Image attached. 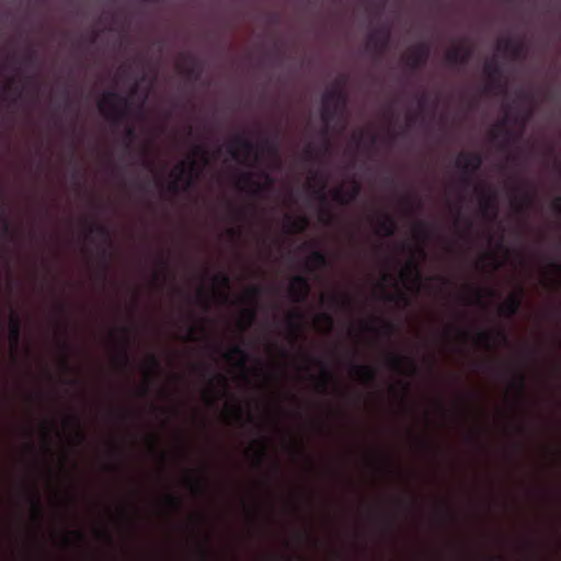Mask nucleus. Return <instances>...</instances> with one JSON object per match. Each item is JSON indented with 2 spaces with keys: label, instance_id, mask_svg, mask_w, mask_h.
<instances>
[{
  "label": "nucleus",
  "instance_id": "obj_1",
  "mask_svg": "<svg viewBox=\"0 0 561 561\" xmlns=\"http://www.w3.org/2000/svg\"><path fill=\"white\" fill-rule=\"evenodd\" d=\"M129 105L128 98L116 91H106L98 103L100 113L115 125L127 116Z\"/></svg>",
  "mask_w": 561,
  "mask_h": 561
},
{
  "label": "nucleus",
  "instance_id": "obj_2",
  "mask_svg": "<svg viewBox=\"0 0 561 561\" xmlns=\"http://www.w3.org/2000/svg\"><path fill=\"white\" fill-rule=\"evenodd\" d=\"M173 174L175 175V180L168 185V190L171 193L176 194L181 191L180 182L184 183L182 187L183 191L191 188L199 175L196 159L193 157L187 161L180 162L175 167Z\"/></svg>",
  "mask_w": 561,
  "mask_h": 561
},
{
  "label": "nucleus",
  "instance_id": "obj_3",
  "mask_svg": "<svg viewBox=\"0 0 561 561\" xmlns=\"http://www.w3.org/2000/svg\"><path fill=\"white\" fill-rule=\"evenodd\" d=\"M482 156L479 152H460L456 160V167L460 170V183L463 187H470L473 176L482 164Z\"/></svg>",
  "mask_w": 561,
  "mask_h": 561
},
{
  "label": "nucleus",
  "instance_id": "obj_4",
  "mask_svg": "<svg viewBox=\"0 0 561 561\" xmlns=\"http://www.w3.org/2000/svg\"><path fill=\"white\" fill-rule=\"evenodd\" d=\"M239 150L243 152L245 159L254 156L259 157V146L249 140L243 134H238L227 145V151L234 160H240Z\"/></svg>",
  "mask_w": 561,
  "mask_h": 561
},
{
  "label": "nucleus",
  "instance_id": "obj_5",
  "mask_svg": "<svg viewBox=\"0 0 561 561\" xmlns=\"http://www.w3.org/2000/svg\"><path fill=\"white\" fill-rule=\"evenodd\" d=\"M390 38V26L380 25L368 35L367 49L380 56L389 48Z\"/></svg>",
  "mask_w": 561,
  "mask_h": 561
},
{
  "label": "nucleus",
  "instance_id": "obj_6",
  "mask_svg": "<svg viewBox=\"0 0 561 561\" xmlns=\"http://www.w3.org/2000/svg\"><path fill=\"white\" fill-rule=\"evenodd\" d=\"M311 286L308 277L296 275L289 285V296L294 302L302 304L310 295Z\"/></svg>",
  "mask_w": 561,
  "mask_h": 561
},
{
  "label": "nucleus",
  "instance_id": "obj_7",
  "mask_svg": "<svg viewBox=\"0 0 561 561\" xmlns=\"http://www.w3.org/2000/svg\"><path fill=\"white\" fill-rule=\"evenodd\" d=\"M431 55V47L426 42L415 44L407 58V64L411 70H417L425 66Z\"/></svg>",
  "mask_w": 561,
  "mask_h": 561
},
{
  "label": "nucleus",
  "instance_id": "obj_8",
  "mask_svg": "<svg viewBox=\"0 0 561 561\" xmlns=\"http://www.w3.org/2000/svg\"><path fill=\"white\" fill-rule=\"evenodd\" d=\"M182 62L176 65L179 71L188 80L198 81L203 72V66L199 59L188 54H181Z\"/></svg>",
  "mask_w": 561,
  "mask_h": 561
},
{
  "label": "nucleus",
  "instance_id": "obj_9",
  "mask_svg": "<svg viewBox=\"0 0 561 561\" xmlns=\"http://www.w3.org/2000/svg\"><path fill=\"white\" fill-rule=\"evenodd\" d=\"M260 176L264 179L265 184H262L254 180V174L252 172H244L240 179L239 183L243 185H248L251 187V194L255 197L260 196L265 188H268L273 185L274 180L273 178L265 171H262L260 173Z\"/></svg>",
  "mask_w": 561,
  "mask_h": 561
},
{
  "label": "nucleus",
  "instance_id": "obj_10",
  "mask_svg": "<svg viewBox=\"0 0 561 561\" xmlns=\"http://www.w3.org/2000/svg\"><path fill=\"white\" fill-rule=\"evenodd\" d=\"M476 193L480 198V209L483 215H492V218H495L499 211L496 195L492 192H489L484 188L474 187Z\"/></svg>",
  "mask_w": 561,
  "mask_h": 561
},
{
  "label": "nucleus",
  "instance_id": "obj_11",
  "mask_svg": "<svg viewBox=\"0 0 561 561\" xmlns=\"http://www.w3.org/2000/svg\"><path fill=\"white\" fill-rule=\"evenodd\" d=\"M514 193L511 204L517 213H525L533 206L536 197L534 192L522 191L519 187H515Z\"/></svg>",
  "mask_w": 561,
  "mask_h": 561
},
{
  "label": "nucleus",
  "instance_id": "obj_12",
  "mask_svg": "<svg viewBox=\"0 0 561 561\" xmlns=\"http://www.w3.org/2000/svg\"><path fill=\"white\" fill-rule=\"evenodd\" d=\"M522 295L523 288L519 293L510 295L499 308L501 316L507 319L515 317L522 308Z\"/></svg>",
  "mask_w": 561,
  "mask_h": 561
},
{
  "label": "nucleus",
  "instance_id": "obj_13",
  "mask_svg": "<svg viewBox=\"0 0 561 561\" xmlns=\"http://www.w3.org/2000/svg\"><path fill=\"white\" fill-rule=\"evenodd\" d=\"M472 56V49L468 46L458 45L453 47L446 54V60L450 65L465 66Z\"/></svg>",
  "mask_w": 561,
  "mask_h": 561
},
{
  "label": "nucleus",
  "instance_id": "obj_14",
  "mask_svg": "<svg viewBox=\"0 0 561 561\" xmlns=\"http://www.w3.org/2000/svg\"><path fill=\"white\" fill-rule=\"evenodd\" d=\"M352 374L366 386H374L377 379V370L369 365L351 364Z\"/></svg>",
  "mask_w": 561,
  "mask_h": 561
},
{
  "label": "nucleus",
  "instance_id": "obj_15",
  "mask_svg": "<svg viewBox=\"0 0 561 561\" xmlns=\"http://www.w3.org/2000/svg\"><path fill=\"white\" fill-rule=\"evenodd\" d=\"M360 185L357 182H353L348 190H343L342 187L336 188L332 196L333 199L342 206H347L354 199H356L360 193Z\"/></svg>",
  "mask_w": 561,
  "mask_h": 561
},
{
  "label": "nucleus",
  "instance_id": "obj_16",
  "mask_svg": "<svg viewBox=\"0 0 561 561\" xmlns=\"http://www.w3.org/2000/svg\"><path fill=\"white\" fill-rule=\"evenodd\" d=\"M507 118L505 117L502 122H500L492 130L491 138L496 140L499 138V134L502 133L504 135V140L502 142V147H507L519 140L520 134H516L512 129L506 128Z\"/></svg>",
  "mask_w": 561,
  "mask_h": 561
},
{
  "label": "nucleus",
  "instance_id": "obj_17",
  "mask_svg": "<svg viewBox=\"0 0 561 561\" xmlns=\"http://www.w3.org/2000/svg\"><path fill=\"white\" fill-rule=\"evenodd\" d=\"M404 364L410 366V374L414 375L417 373V366L413 358L405 357L399 354L391 353L387 358V365L390 369L401 373Z\"/></svg>",
  "mask_w": 561,
  "mask_h": 561
},
{
  "label": "nucleus",
  "instance_id": "obj_18",
  "mask_svg": "<svg viewBox=\"0 0 561 561\" xmlns=\"http://www.w3.org/2000/svg\"><path fill=\"white\" fill-rule=\"evenodd\" d=\"M483 71L490 80L486 89H491L499 85V81L502 78V68L496 59L488 60L484 64Z\"/></svg>",
  "mask_w": 561,
  "mask_h": 561
},
{
  "label": "nucleus",
  "instance_id": "obj_19",
  "mask_svg": "<svg viewBox=\"0 0 561 561\" xmlns=\"http://www.w3.org/2000/svg\"><path fill=\"white\" fill-rule=\"evenodd\" d=\"M500 48L508 53L514 59H519L525 55V44L523 41H515L511 37L503 39Z\"/></svg>",
  "mask_w": 561,
  "mask_h": 561
},
{
  "label": "nucleus",
  "instance_id": "obj_20",
  "mask_svg": "<svg viewBox=\"0 0 561 561\" xmlns=\"http://www.w3.org/2000/svg\"><path fill=\"white\" fill-rule=\"evenodd\" d=\"M477 340L485 347L490 348L495 344V340H499L502 343H507V334L504 330H497L494 333L488 331H479L477 333Z\"/></svg>",
  "mask_w": 561,
  "mask_h": 561
},
{
  "label": "nucleus",
  "instance_id": "obj_21",
  "mask_svg": "<svg viewBox=\"0 0 561 561\" xmlns=\"http://www.w3.org/2000/svg\"><path fill=\"white\" fill-rule=\"evenodd\" d=\"M21 319L16 314V312L12 311L10 314V322H9V340L11 343V346L16 350L21 340Z\"/></svg>",
  "mask_w": 561,
  "mask_h": 561
},
{
  "label": "nucleus",
  "instance_id": "obj_22",
  "mask_svg": "<svg viewBox=\"0 0 561 561\" xmlns=\"http://www.w3.org/2000/svg\"><path fill=\"white\" fill-rule=\"evenodd\" d=\"M343 115L344 113H342L337 107H334L330 104H322L321 119L325 124V127L322 129L324 137H327L329 133L328 125L334 121L340 119Z\"/></svg>",
  "mask_w": 561,
  "mask_h": 561
},
{
  "label": "nucleus",
  "instance_id": "obj_23",
  "mask_svg": "<svg viewBox=\"0 0 561 561\" xmlns=\"http://www.w3.org/2000/svg\"><path fill=\"white\" fill-rule=\"evenodd\" d=\"M307 265L310 270H322L328 268L331 263L324 252L314 250L311 252Z\"/></svg>",
  "mask_w": 561,
  "mask_h": 561
},
{
  "label": "nucleus",
  "instance_id": "obj_24",
  "mask_svg": "<svg viewBox=\"0 0 561 561\" xmlns=\"http://www.w3.org/2000/svg\"><path fill=\"white\" fill-rule=\"evenodd\" d=\"M397 228V220L389 214H383L381 219L378 220V232H382L385 237H392Z\"/></svg>",
  "mask_w": 561,
  "mask_h": 561
},
{
  "label": "nucleus",
  "instance_id": "obj_25",
  "mask_svg": "<svg viewBox=\"0 0 561 561\" xmlns=\"http://www.w3.org/2000/svg\"><path fill=\"white\" fill-rule=\"evenodd\" d=\"M302 318L304 314L301 312H295L286 318V325L295 339L300 334Z\"/></svg>",
  "mask_w": 561,
  "mask_h": 561
},
{
  "label": "nucleus",
  "instance_id": "obj_26",
  "mask_svg": "<svg viewBox=\"0 0 561 561\" xmlns=\"http://www.w3.org/2000/svg\"><path fill=\"white\" fill-rule=\"evenodd\" d=\"M285 218L289 227V232H302L309 225V220L305 216L293 218L291 216L287 215Z\"/></svg>",
  "mask_w": 561,
  "mask_h": 561
},
{
  "label": "nucleus",
  "instance_id": "obj_27",
  "mask_svg": "<svg viewBox=\"0 0 561 561\" xmlns=\"http://www.w3.org/2000/svg\"><path fill=\"white\" fill-rule=\"evenodd\" d=\"M225 358L230 360L233 356H238L240 358L239 365L240 367H244L249 360L248 352L240 345H233L229 352L225 353Z\"/></svg>",
  "mask_w": 561,
  "mask_h": 561
},
{
  "label": "nucleus",
  "instance_id": "obj_28",
  "mask_svg": "<svg viewBox=\"0 0 561 561\" xmlns=\"http://www.w3.org/2000/svg\"><path fill=\"white\" fill-rule=\"evenodd\" d=\"M88 231L89 233H96L100 238L103 239V241L107 244H112V234L110 229L105 225L95 224V225H88Z\"/></svg>",
  "mask_w": 561,
  "mask_h": 561
},
{
  "label": "nucleus",
  "instance_id": "obj_29",
  "mask_svg": "<svg viewBox=\"0 0 561 561\" xmlns=\"http://www.w3.org/2000/svg\"><path fill=\"white\" fill-rule=\"evenodd\" d=\"M343 78L336 80L334 87L330 90H328L323 96H322V104H330L333 105L335 102V99L339 96V92L342 85Z\"/></svg>",
  "mask_w": 561,
  "mask_h": 561
},
{
  "label": "nucleus",
  "instance_id": "obj_30",
  "mask_svg": "<svg viewBox=\"0 0 561 561\" xmlns=\"http://www.w3.org/2000/svg\"><path fill=\"white\" fill-rule=\"evenodd\" d=\"M345 83H346V79L343 78L342 85H341V89L339 92V96L335 99V102L333 104V106L337 107L342 113L345 112V110L347 107V103H348V96L344 89Z\"/></svg>",
  "mask_w": 561,
  "mask_h": 561
},
{
  "label": "nucleus",
  "instance_id": "obj_31",
  "mask_svg": "<svg viewBox=\"0 0 561 561\" xmlns=\"http://www.w3.org/2000/svg\"><path fill=\"white\" fill-rule=\"evenodd\" d=\"M364 330L370 331V332L378 331L383 336L390 337L394 333V331H396V325L393 323H391V322H383L381 328L379 330H376L375 327L365 323L364 324Z\"/></svg>",
  "mask_w": 561,
  "mask_h": 561
},
{
  "label": "nucleus",
  "instance_id": "obj_32",
  "mask_svg": "<svg viewBox=\"0 0 561 561\" xmlns=\"http://www.w3.org/2000/svg\"><path fill=\"white\" fill-rule=\"evenodd\" d=\"M414 236L420 241H425L430 237V229L426 222L417 220L414 225Z\"/></svg>",
  "mask_w": 561,
  "mask_h": 561
},
{
  "label": "nucleus",
  "instance_id": "obj_33",
  "mask_svg": "<svg viewBox=\"0 0 561 561\" xmlns=\"http://www.w3.org/2000/svg\"><path fill=\"white\" fill-rule=\"evenodd\" d=\"M320 366H321V377H322L321 382H320V388H321L322 392H325L328 389L329 381L332 380V378H333V374L324 363L320 362Z\"/></svg>",
  "mask_w": 561,
  "mask_h": 561
},
{
  "label": "nucleus",
  "instance_id": "obj_34",
  "mask_svg": "<svg viewBox=\"0 0 561 561\" xmlns=\"http://www.w3.org/2000/svg\"><path fill=\"white\" fill-rule=\"evenodd\" d=\"M513 386L516 388L519 397H523L526 390V377L522 373L514 374Z\"/></svg>",
  "mask_w": 561,
  "mask_h": 561
},
{
  "label": "nucleus",
  "instance_id": "obj_35",
  "mask_svg": "<svg viewBox=\"0 0 561 561\" xmlns=\"http://www.w3.org/2000/svg\"><path fill=\"white\" fill-rule=\"evenodd\" d=\"M2 234L8 238L10 241H14L16 239V230L13 229L4 216L2 220Z\"/></svg>",
  "mask_w": 561,
  "mask_h": 561
},
{
  "label": "nucleus",
  "instance_id": "obj_36",
  "mask_svg": "<svg viewBox=\"0 0 561 561\" xmlns=\"http://www.w3.org/2000/svg\"><path fill=\"white\" fill-rule=\"evenodd\" d=\"M329 300L334 307L346 308L350 306V299L345 295H332Z\"/></svg>",
  "mask_w": 561,
  "mask_h": 561
},
{
  "label": "nucleus",
  "instance_id": "obj_37",
  "mask_svg": "<svg viewBox=\"0 0 561 561\" xmlns=\"http://www.w3.org/2000/svg\"><path fill=\"white\" fill-rule=\"evenodd\" d=\"M549 267L553 272L556 277V287H561V263L558 260H551L549 262Z\"/></svg>",
  "mask_w": 561,
  "mask_h": 561
},
{
  "label": "nucleus",
  "instance_id": "obj_38",
  "mask_svg": "<svg viewBox=\"0 0 561 561\" xmlns=\"http://www.w3.org/2000/svg\"><path fill=\"white\" fill-rule=\"evenodd\" d=\"M263 147L275 157H278L279 154V142L275 139H266L263 144Z\"/></svg>",
  "mask_w": 561,
  "mask_h": 561
},
{
  "label": "nucleus",
  "instance_id": "obj_39",
  "mask_svg": "<svg viewBox=\"0 0 561 561\" xmlns=\"http://www.w3.org/2000/svg\"><path fill=\"white\" fill-rule=\"evenodd\" d=\"M213 282L224 288H229L230 286V277L222 272L216 273L213 277Z\"/></svg>",
  "mask_w": 561,
  "mask_h": 561
},
{
  "label": "nucleus",
  "instance_id": "obj_40",
  "mask_svg": "<svg viewBox=\"0 0 561 561\" xmlns=\"http://www.w3.org/2000/svg\"><path fill=\"white\" fill-rule=\"evenodd\" d=\"M67 422L71 423L77 428V437L79 439V443H82L85 439V434L81 430L80 420L76 415H71L67 417Z\"/></svg>",
  "mask_w": 561,
  "mask_h": 561
},
{
  "label": "nucleus",
  "instance_id": "obj_41",
  "mask_svg": "<svg viewBox=\"0 0 561 561\" xmlns=\"http://www.w3.org/2000/svg\"><path fill=\"white\" fill-rule=\"evenodd\" d=\"M165 503L173 511H180L182 508V506H183V502H182L181 497H179L176 495H173V494H168L165 496Z\"/></svg>",
  "mask_w": 561,
  "mask_h": 561
},
{
  "label": "nucleus",
  "instance_id": "obj_42",
  "mask_svg": "<svg viewBox=\"0 0 561 561\" xmlns=\"http://www.w3.org/2000/svg\"><path fill=\"white\" fill-rule=\"evenodd\" d=\"M267 447H266V442L265 439H262L259 442V450L256 453V461L259 465H262V462L264 461V459L266 458V455H267Z\"/></svg>",
  "mask_w": 561,
  "mask_h": 561
},
{
  "label": "nucleus",
  "instance_id": "obj_43",
  "mask_svg": "<svg viewBox=\"0 0 561 561\" xmlns=\"http://www.w3.org/2000/svg\"><path fill=\"white\" fill-rule=\"evenodd\" d=\"M194 156H201L204 162V165H207L209 163V157L208 151L199 145L194 146L193 148Z\"/></svg>",
  "mask_w": 561,
  "mask_h": 561
},
{
  "label": "nucleus",
  "instance_id": "obj_44",
  "mask_svg": "<svg viewBox=\"0 0 561 561\" xmlns=\"http://www.w3.org/2000/svg\"><path fill=\"white\" fill-rule=\"evenodd\" d=\"M32 507H33V511H34L35 519L37 522H41L42 520V506H41L39 499H38L37 494L33 499Z\"/></svg>",
  "mask_w": 561,
  "mask_h": 561
},
{
  "label": "nucleus",
  "instance_id": "obj_45",
  "mask_svg": "<svg viewBox=\"0 0 561 561\" xmlns=\"http://www.w3.org/2000/svg\"><path fill=\"white\" fill-rule=\"evenodd\" d=\"M409 274H414L417 282L421 280V272L419 264L414 260H410L407 266Z\"/></svg>",
  "mask_w": 561,
  "mask_h": 561
},
{
  "label": "nucleus",
  "instance_id": "obj_46",
  "mask_svg": "<svg viewBox=\"0 0 561 561\" xmlns=\"http://www.w3.org/2000/svg\"><path fill=\"white\" fill-rule=\"evenodd\" d=\"M320 184H321V185H320L319 190H316L313 193H314V195L318 197V199H319L321 203H323V204H324V203H327V196H325V194H324L323 190H324V188H325V186H327V180H325V179H323V178H321V180H320Z\"/></svg>",
  "mask_w": 561,
  "mask_h": 561
},
{
  "label": "nucleus",
  "instance_id": "obj_47",
  "mask_svg": "<svg viewBox=\"0 0 561 561\" xmlns=\"http://www.w3.org/2000/svg\"><path fill=\"white\" fill-rule=\"evenodd\" d=\"M476 293V302H481L483 296L493 297L495 295V291L493 289H474Z\"/></svg>",
  "mask_w": 561,
  "mask_h": 561
},
{
  "label": "nucleus",
  "instance_id": "obj_48",
  "mask_svg": "<svg viewBox=\"0 0 561 561\" xmlns=\"http://www.w3.org/2000/svg\"><path fill=\"white\" fill-rule=\"evenodd\" d=\"M61 347H62L64 353H67L69 351V343L67 341H62ZM61 364L65 369H67V370L70 369L69 359H68L67 354H64Z\"/></svg>",
  "mask_w": 561,
  "mask_h": 561
},
{
  "label": "nucleus",
  "instance_id": "obj_49",
  "mask_svg": "<svg viewBox=\"0 0 561 561\" xmlns=\"http://www.w3.org/2000/svg\"><path fill=\"white\" fill-rule=\"evenodd\" d=\"M262 293V288L259 285H252L247 289V296L251 299L256 298Z\"/></svg>",
  "mask_w": 561,
  "mask_h": 561
},
{
  "label": "nucleus",
  "instance_id": "obj_50",
  "mask_svg": "<svg viewBox=\"0 0 561 561\" xmlns=\"http://www.w3.org/2000/svg\"><path fill=\"white\" fill-rule=\"evenodd\" d=\"M148 363L150 365V367L156 371V373H159L160 371V360L159 358L153 355V354H150L148 356Z\"/></svg>",
  "mask_w": 561,
  "mask_h": 561
},
{
  "label": "nucleus",
  "instance_id": "obj_51",
  "mask_svg": "<svg viewBox=\"0 0 561 561\" xmlns=\"http://www.w3.org/2000/svg\"><path fill=\"white\" fill-rule=\"evenodd\" d=\"M121 359H122V365L124 368L129 366L130 357H129V354H128V351L126 347H124L121 352Z\"/></svg>",
  "mask_w": 561,
  "mask_h": 561
},
{
  "label": "nucleus",
  "instance_id": "obj_52",
  "mask_svg": "<svg viewBox=\"0 0 561 561\" xmlns=\"http://www.w3.org/2000/svg\"><path fill=\"white\" fill-rule=\"evenodd\" d=\"M243 316L247 318L248 323H252L256 317V310L254 308L245 309Z\"/></svg>",
  "mask_w": 561,
  "mask_h": 561
},
{
  "label": "nucleus",
  "instance_id": "obj_53",
  "mask_svg": "<svg viewBox=\"0 0 561 561\" xmlns=\"http://www.w3.org/2000/svg\"><path fill=\"white\" fill-rule=\"evenodd\" d=\"M101 257L103 261V270H104V272H106L108 268V261L111 259V254L108 253V251L106 249H103L101 252Z\"/></svg>",
  "mask_w": 561,
  "mask_h": 561
},
{
  "label": "nucleus",
  "instance_id": "obj_54",
  "mask_svg": "<svg viewBox=\"0 0 561 561\" xmlns=\"http://www.w3.org/2000/svg\"><path fill=\"white\" fill-rule=\"evenodd\" d=\"M332 214L329 211V210H323L321 211L320 214V220L321 222H323L324 225H329L331 224L332 221Z\"/></svg>",
  "mask_w": 561,
  "mask_h": 561
},
{
  "label": "nucleus",
  "instance_id": "obj_55",
  "mask_svg": "<svg viewBox=\"0 0 561 561\" xmlns=\"http://www.w3.org/2000/svg\"><path fill=\"white\" fill-rule=\"evenodd\" d=\"M319 319H321L323 322H325L329 328H332L333 325V317L328 312H322L319 314Z\"/></svg>",
  "mask_w": 561,
  "mask_h": 561
},
{
  "label": "nucleus",
  "instance_id": "obj_56",
  "mask_svg": "<svg viewBox=\"0 0 561 561\" xmlns=\"http://www.w3.org/2000/svg\"><path fill=\"white\" fill-rule=\"evenodd\" d=\"M192 488L193 490L196 492V493H204L206 491V485L204 482L202 481H196L192 484Z\"/></svg>",
  "mask_w": 561,
  "mask_h": 561
},
{
  "label": "nucleus",
  "instance_id": "obj_57",
  "mask_svg": "<svg viewBox=\"0 0 561 561\" xmlns=\"http://www.w3.org/2000/svg\"><path fill=\"white\" fill-rule=\"evenodd\" d=\"M552 208L553 210L556 211V214H558L559 216H561V196L558 197L553 203H552Z\"/></svg>",
  "mask_w": 561,
  "mask_h": 561
},
{
  "label": "nucleus",
  "instance_id": "obj_58",
  "mask_svg": "<svg viewBox=\"0 0 561 561\" xmlns=\"http://www.w3.org/2000/svg\"><path fill=\"white\" fill-rule=\"evenodd\" d=\"M428 101V96L426 94H422L419 99V106L421 110H424Z\"/></svg>",
  "mask_w": 561,
  "mask_h": 561
},
{
  "label": "nucleus",
  "instance_id": "obj_59",
  "mask_svg": "<svg viewBox=\"0 0 561 561\" xmlns=\"http://www.w3.org/2000/svg\"><path fill=\"white\" fill-rule=\"evenodd\" d=\"M126 137H127L129 140L135 139L136 134H135V128H134L133 126L127 127V129H126Z\"/></svg>",
  "mask_w": 561,
  "mask_h": 561
},
{
  "label": "nucleus",
  "instance_id": "obj_60",
  "mask_svg": "<svg viewBox=\"0 0 561 561\" xmlns=\"http://www.w3.org/2000/svg\"><path fill=\"white\" fill-rule=\"evenodd\" d=\"M36 60V54L34 51L30 53L26 57H25V62L28 64V65H33Z\"/></svg>",
  "mask_w": 561,
  "mask_h": 561
},
{
  "label": "nucleus",
  "instance_id": "obj_61",
  "mask_svg": "<svg viewBox=\"0 0 561 561\" xmlns=\"http://www.w3.org/2000/svg\"><path fill=\"white\" fill-rule=\"evenodd\" d=\"M240 233H241V232H240V230H239V229L230 228V229L228 230V234H229V237H230L231 239H236V238H238V237L240 236Z\"/></svg>",
  "mask_w": 561,
  "mask_h": 561
},
{
  "label": "nucleus",
  "instance_id": "obj_62",
  "mask_svg": "<svg viewBox=\"0 0 561 561\" xmlns=\"http://www.w3.org/2000/svg\"><path fill=\"white\" fill-rule=\"evenodd\" d=\"M199 553L203 560H207L209 558V551L205 546H202Z\"/></svg>",
  "mask_w": 561,
  "mask_h": 561
},
{
  "label": "nucleus",
  "instance_id": "obj_63",
  "mask_svg": "<svg viewBox=\"0 0 561 561\" xmlns=\"http://www.w3.org/2000/svg\"><path fill=\"white\" fill-rule=\"evenodd\" d=\"M305 153L308 158H312L313 157V146L311 144H309L305 150Z\"/></svg>",
  "mask_w": 561,
  "mask_h": 561
},
{
  "label": "nucleus",
  "instance_id": "obj_64",
  "mask_svg": "<svg viewBox=\"0 0 561 561\" xmlns=\"http://www.w3.org/2000/svg\"><path fill=\"white\" fill-rule=\"evenodd\" d=\"M232 412H233V414L236 415V417H237L238 420H240V419H241V416H242V409H241L240 407H234V408L232 409Z\"/></svg>",
  "mask_w": 561,
  "mask_h": 561
}]
</instances>
